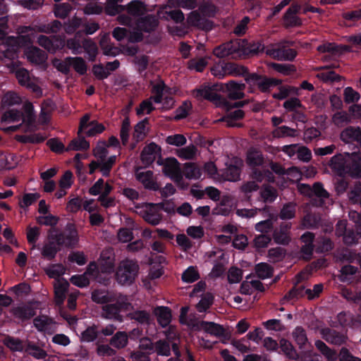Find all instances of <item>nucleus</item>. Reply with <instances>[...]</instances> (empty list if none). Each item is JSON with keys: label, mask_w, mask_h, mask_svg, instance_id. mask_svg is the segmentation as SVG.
Listing matches in <instances>:
<instances>
[{"label": "nucleus", "mask_w": 361, "mask_h": 361, "mask_svg": "<svg viewBox=\"0 0 361 361\" xmlns=\"http://www.w3.org/2000/svg\"><path fill=\"white\" fill-rule=\"evenodd\" d=\"M237 50L236 47H234L232 42H228L222 44L214 50V54L219 58L226 57Z\"/></svg>", "instance_id": "obj_35"}, {"label": "nucleus", "mask_w": 361, "mask_h": 361, "mask_svg": "<svg viewBox=\"0 0 361 361\" xmlns=\"http://www.w3.org/2000/svg\"><path fill=\"white\" fill-rule=\"evenodd\" d=\"M158 25L157 20L152 16H147L145 18H139L133 31L129 36V41L137 42L142 38V32H149L154 30Z\"/></svg>", "instance_id": "obj_7"}, {"label": "nucleus", "mask_w": 361, "mask_h": 361, "mask_svg": "<svg viewBox=\"0 0 361 361\" xmlns=\"http://www.w3.org/2000/svg\"><path fill=\"white\" fill-rule=\"evenodd\" d=\"M346 229V222L345 221H341L338 222L336 225V233L339 235H343V240L347 244H351L355 240V235L352 233V236L348 234L347 235L345 233Z\"/></svg>", "instance_id": "obj_43"}, {"label": "nucleus", "mask_w": 361, "mask_h": 361, "mask_svg": "<svg viewBox=\"0 0 361 361\" xmlns=\"http://www.w3.org/2000/svg\"><path fill=\"white\" fill-rule=\"evenodd\" d=\"M332 121L336 126H342L350 121V117L345 111H339L333 116Z\"/></svg>", "instance_id": "obj_56"}, {"label": "nucleus", "mask_w": 361, "mask_h": 361, "mask_svg": "<svg viewBox=\"0 0 361 361\" xmlns=\"http://www.w3.org/2000/svg\"><path fill=\"white\" fill-rule=\"evenodd\" d=\"M51 323V320L44 316L37 317L34 321L35 327L39 331H47Z\"/></svg>", "instance_id": "obj_64"}, {"label": "nucleus", "mask_w": 361, "mask_h": 361, "mask_svg": "<svg viewBox=\"0 0 361 361\" xmlns=\"http://www.w3.org/2000/svg\"><path fill=\"white\" fill-rule=\"evenodd\" d=\"M163 166V173L172 180L180 185L183 174L180 163L175 158H167L161 164Z\"/></svg>", "instance_id": "obj_10"}, {"label": "nucleus", "mask_w": 361, "mask_h": 361, "mask_svg": "<svg viewBox=\"0 0 361 361\" xmlns=\"http://www.w3.org/2000/svg\"><path fill=\"white\" fill-rule=\"evenodd\" d=\"M160 207V206L156 204L146 205L143 214L145 220L152 225L159 224L161 219V216L158 212V209Z\"/></svg>", "instance_id": "obj_19"}, {"label": "nucleus", "mask_w": 361, "mask_h": 361, "mask_svg": "<svg viewBox=\"0 0 361 361\" xmlns=\"http://www.w3.org/2000/svg\"><path fill=\"white\" fill-rule=\"evenodd\" d=\"M35 118L32 104L30 102H26L23 105V114L14 109H11L4 112L2 120L8 123L22 120L23 123H25L27 126V130H30V126L35 121Z\"/></svg>", "instance_id": "obj_5"}, {"label": "nucleus", "mask_w": 361, "mask_h": 361, "mask_svg": "<svg viewBox=\"0 0 361 361\" xmlns=\"http://www.w3.org/2000/svg\"><path fill=\"white\" fill-rule=\"evenodd\" d=\"M244 116V112L240 109H235L233 111L230 112L222 121H224L228 126L236 127L239 126L240 124L238 122V120L243 118Z\"/></svg>", "instance_id": "obj_32"}, {"label": "nucleus", "mask_w": 361, "mask_h": 361, "mask_svg": "<svg viewBox=\"0 0 361 361\" xmlns=\"http://www.w3.org/2000/svg\"><path fill=\"white\" fill-rule=\"evenodd\" d=\"M290 228L289 225H286L285 227H282L279 231L275 232L274 238L276 243L279 244H287L290 241V236L288 233V229Z\"/></svg>", "instance_id": "obj_37"}, {"label": "nucleus", "mask_w": 361, "mask_h": 361, "mask_svg": "<svg viewBox=\"0 0 361 361\" xmlns=\"http://www.w3.org/2000/svg\"><path fill=\"white\" fill-rule=\"evenodd\" d=\"M196 154L197 149L194 145L187 146L177 152L178 157L183 159H191L195 157Z\"/></svg>", "instance_id": "obj_46"}, {"label": "nucleus", "mask_w": 361, "mask_h": 361, "mask_svg": "<svg viewBox=\"0 0 361 361\" xmlns=\"http://www.w3.org/2000/svg\"><path fill=\"white\" fill-rule=\"evenodd\" d=\"M147 121L144 120L139 122L135 126L133 133V138L139 142L145 138L148 130Z\"/></svg>", "instance_id": "obj_36"}, {"label": "nucleus", "mask_w": 361, "mask_h": 361, "mask_svg": "<svg viewBox=\"0 0 361 361\" xmlns=\"http://www.w3.org/2000/svg\"><path fill=\"white\" fill-rule=\"evenodd\" d=\"M22 102L19 95L14 92H6L1 98V106L2 109H10L13 106L20 104Z\"/></svg>", "instance_id": "obj_25"}, {"label": "nucleus", "mask_w": 361, "mask_h": 361, "mask_svg": "<svg viewBox=\"0 0 361 361\" xmlns=\"http://www.w3.org/2000/svg\"><path fill=\"white\" fill-rule=\"evenodd\" d=\"M241 164V161L238 160L235 161V166H228L225 172L224 179L228 181H235L238 180L240 177V166Z\"/></svg>", "instance_id": "obj_34"}, {"label": "nucleus", "mask_w": 361, "mask_h": 361, "mask_svg": "<svg viewBox=\"0 0 361 361\" xmlns=\"http://www.w3.org/2000/svg\"><path fill=\"white\" fill-rule=\"evenodd\" d=\"M116 298L114 302H109L103 307L102 315L107 319L121 322L123 317L121 313L126 314V312L131 308V305L125 296L118 295Z\"/></svg>", "instance_id": "obj_4"}, {"label": "nucleus", "mask_w": 361, "mask_h": 361, "mask_svg": "<svg viewBox=\"0 0 361 361\" xmlns=\"http://www.w3.org/2000/svg\"><path fill=\"white\" fill-rule=\"evenodd\" d=\"M71 67L77 71L78 73L82 75L87 71V66L85 61L80 57L67 58Z\"/></svg>", "instance_id": "obj_38"}, {"label": "nucleus", "mask_w": 361, "mask_h": 361, "mask_svg": "<svg viewBox=\"0 0 361 361\" xmlns=\"http://www.w3.org/2000/svg\"><path fill=\"white\" fill-rule=\"evenodd\" d=\"M38 43L42 47H44L49 51L54 52L56 50L62 48L65 45V42L61 39H49L45 36H40L38 37Z\"/></svg>", "instance_id": "obj_20"}, {"label": "nucleus", "mask_w": 361, "mask_h": 361, "mask_svg": "<svg viewBox=\"0 0 361 361\" xmlns=\"http://www.w3.org/2000/svg\"><path fill=\"white\" fill-rule=\"evenodd\" d=\"M256 273L259 278H269L272 273V269L269 265L266 263H259L256 266Z\"/></svg>", "instance_id": "obj_53"}, {"label": "nucleus", "mask_w": 361, "mask_h": 361, "mask_svg": "<svg viewBox=\"0 0 361 361\" xmlns=\"http://www.w3.org/2000/svg\"><path fill=\"white\" fill-rule=\"evenodd\" d=\"M263 162V158L261 153L257 150H251L247 154V163L250 166H259Z\"/></svg>", "instance_id": "obj_51"}, {"label": "nucleus", "mask_w": 361, "mask_h": 361, "mask_svg": "<svg viewBox=\"0 0 361 361\" xmlns=\"http://www.w3.org/2000/svg\"><path fill=\"white\" fill-rule=\"evenodd\" d=\"M265 52L267 55L279 60H292L295 56V53L293 50L282 49L277 44L267 47Z\"/></svg>", "instance_id": "obj_16"}, {"label": "nucleus", "mask_w": 361, "mask_h": 361, "mask_svg": "<svg viewBox=\"0 0 361 361\" xmlns=\"http://www.w3.org/2000/svg\"><path fill=\"white\" fill-rule=\"evenodd\" d=\"M137 271L138 266L133 261H122L116 272V279L121 285L130 284L134 281Z\"/></svg>", "instance_id": "obj_6"}, {"label": "nucleus", "mask_w": 361, "mask_h": 361, "mask_svg": "<svg viewBox=\"0 0 361 361\" xmlns=\"http://www.w3.org/2000/svg\"><path fill=\"white\" fill-rule=\"evenodd\" d=\"M47 273L49 277L54 278L56 280L65 274V268L61 264L52 265L47 269Z\"/></svg>", "instance_id": "obj_57"}, {"label": "nucleus", "mask_w": 361, "mask_h": 361, "mask_svg": "<svg viewBox=\"0 0 361 361\" xmlns=\"http://www.w3.org/2000/svg\"><path fill=\"white\" fill-rule=\"evenodd\" d=\"M23 36L15 37H8L6 42L0 44V58H6L11 60H14L17 56V51L20 47V42L23 39Z\"/></svg>", "instance_id": "obj_11"}, {"label": "nucleus", "mask_w": 361, "mask_h": 361, "mask_svg": "<svg viewBox=\"0 0 361 361\" xmlns=\"http://www.w3.org/2000/svg\"><path fill=\"white\" fill-rule=\"evenodd\" d=\"M243 274L240 269L236 267H231L228 272V279L231 283H237L240 281Z\"/></svg>", "instance_id": "obj_62"}, {"label": "nucleus", "mask_w": 361, "mask_h": 361, "mask_svg": "<svg viewBox=\"0 0 361 361\" xmlns=\"http://www.w3.org/2000/svg\"><path fill=\"white\" fill-rule=\"evenodd\" d=\"M197 326L199 329L215 336H221L224 332L221 326L214 322H201Z\"/></svg>", "instance_id": "obj_24"}, {"label": "nucleus", "mask_w": 361, "mask_h": 361, "mask_svg": "<svg viewBox=\"0 0 361 361\" xmlns=\"http://www.w3.org/2000/svg\"><path fill=\"white\" fill-rule=\"evenodd\" d=\"M253 82L262 91H267L270 87L279 85L281 82L277 79L267 78L259 75H255L252 78Z\"/></svg>", "instance_id": "obj_28"}, {"label": "nucleus", "mask_w": 361, "mask_h": 361, "mask_svg": "<svg viewBox=\"0 0 361 361\" xmlns=\"http://www.w3.org/2000/svg\"><path fill=\"white\" fill-rule=\"evenodd\" d=\"M178 8L175 4V0H169L166 5L160 8L157 14L160 18L172 20L175 23H181L184 20V15L180 10L173 9Z\"/></svg>", "instance_id": "obj_12"}, {"label": "nucleus", "mask_w": 361, "mask_h": 361, "mask_svg": "<svg viewBox=\"0 0 361 361\" xmlns=\"http://www.w3.org/2000/svg\"><path fill=\"white\" fill-rule=\"evenodd\" d=\"M207 64V60L205 58H200L198 59H193L189 62L188 66L191 70L200 72L204 70Z\"/></svg>", "instance_id": "obj_60"}, {"label": "nucleus", "mask_w": 361, "mask_h": 361, "mask_svg": "<svg viewBox=\"0 0 361 361\" xmlns=\"http://www.w3.org/2000/svg\"><path fill=\"white\" fill-rule=\"evenodd\" d=\"M104 129L103 124L96 121H90V116L85 114L80 119L78 134L85 133L87 136H94L102 133Z\"/></svg>", "instance_id": "obj_13"}, {"label": "nucleus", "mask_w": 361, "mask_h": 361, "mask_svg": "<svg viewBox=\"0 0 361 361\" xmlns=\"http://www.w3.org/2000/svg\"><path fill=\"white\" fill-rule=\"evenodd\" d=\"M126 9L129 16L121 15L118 17V20L121 24L132 26V21L135 20L136 23L140 16L146 11L144 4L140 1H132L126 6Z\"/></svg>", "instance_id": "obj_8"}, {"label": "nucleus", "mask_w": 361, "mask_h": 361, "mask_svg": "<svg viewBox=\"0 0 361 361\" xmlns=\"http://www.w3.org/2000/svg\"><path fill=\"white\" fill-rule=\"evenodd\" d=\"M159 151V147L155 143L152 142L146 146L141 154V160L142 163L147 166L153 163Z\"/></svg>", "instance_id": "obj_18"}, {"label": "nucleus", "mask_w": 361, "mask_h": 361, "mask_svg": "<svg viewBox=\"0 0 361 361\" xmlns=\"http://www.w3.org/2000/svg\"><path fill=\"white\" fill-rule=\"evenodd\" d=\"M347 48L345 47H340L337 46L335 44L327 43L323 45H320L317 47V50L321 52H331L333 54H339L343 51L346 50Z\"/></svg>", "instance_id": "obj_49"}, {"label": "nucleus", "mask_w": 361, "mask_h": 361, "mask_svg": "<svg viewBox=\"0 0 361 361\" xmlns=\"http://www.w3.org/2000/svg\"><path fill=\"white\" fill-rule=\"evenodd\" d=\"M315 345L329 361H334L336 360V353L329 348L324 343L321 341H317L315 342Z\"/></svg>", "instance_id": "obj_39"}, {"label": "nucleus", "mask_w": 361, "mask_h": 361, "mask_svg": "<svg viewBox=\"0 0 361 361\" xmlns=\"http://www.w3.org/2000/svg\"><path fill=\"white\" fill-rule=\"evenodd\" d=\"M199 9L204 18L207 16H211L216 12V7L209 1H203L200 4Z\"/></svg>", "instance_id": "obj_54"}, {"label": "nucleus", "mask_w": 361, "mask_h": 361, "mask_svg": "<svg viewBox=\"0 0 361 361\" xmlns=\"http://www.w3.org/2000/svg\"><path fill=\"white\" fill-rule=\"evenodd\" d=\"M154 312L161 326H166L171 322V312L168 307H157L155 309Z\"/></svg>", "instance_id": "obj_29"}, {"label": "nucleus", "mask_w": 361, "mask_h": 361, "mask_svg": "<svg viewBox=\"0 0 361 361\" xmlns=\"http://www.w3.org/2000/svg\"><path fill=\"white\" fill-rule=\"evenodd\" d=\"M99 263V267L94 263H91L84 274L73 276L70 279L71 282L76 286L82 288L89 284L90 278L97 276L99 269L102 273H110L113 271L114 259L111 253L106 257L102 253Z\"/></svg>", "instance_id": "obj_2"}, {"label": "nucleus", "mask_w": 361, "mask_h": 361, "mask_svg": "<svg viewBox=\"0 0 361 361\" xmlns=\"http://www.w3.org/2000/svg\"><path fill=\"white\" fill-rule=\"evenodd\" d=\"M16 63L14 61L11 63H6V66L8 68H11L12 71L16 72V76L18 80V82L23 86L31 88L34 92H40L39 88L37 85H34L31 81L29 73L25 69L22 68L16 69Z\"/></svg>", "instance_id": "obj_15"}, {"label": "nucleus", "mask_w": 361, "mask_h": 361, "mask_svg": "<svg viewBox=\"0 0 361 361\" xmlns=\"http://www.w3.org/2000/svg\"><path fill=\"white\" fill-rule=\"evenodd\" d=\"M280 348L281 350L288 356L289 358L295 360L298 358V354L293 347L292 344L286 339H281L280 341Z\"/></svg>", "instance_id": "obj_44"}, {"label": "nucleus", "mask_w": 361, "mask_h": 361, "mask_svg": "<svg viewBox=\"0 0 361 361\" xmlns=\"http://www.w3.org/2000/svg\"><path fill=\"white\" fill-rule=\"evenodd\" d=\"M123 0H107L106 6V13L109 16H115L116 14L123 11L125 7L118 4Z\"/></svg>", "instance_id": "obj_40"}, {"label": "nucleus", "mask_w": 361, "mask_h": 361, "mask_svg": "<svg viewBox=\"0 0 361 361\" xmlns=\"http://www.w3.org/2000/svg\"><path fill=\"white\" fill-rule=\"evenodd\" d=\"M227 94L229 98L233 99H241L244 96V85L236 83L233 81L226 84Z\"/></svg>", "instance_id": "obj_23"}, {"label": "nucleus", "mask_w": 361, "mask_h": 361, "mask_svg": "<svg viewBox=\"0 0 361 361\" xmlns=\"http://www.w3.org/2000/svg\"><path fill=\"white\" fill-rule=\"evenodd\" d=\"M73 176L72 172L66 171L59 180V187L66 190L69 189L73 183Z\"/></svg>", "instance_id": "obj_63"}, {"label": "nucleus", "mask_w": 361, "mask_h": 361, "mask_svg": "<svg viewBox=\"0 0 361 361\" xmlns=\"http://www.w3.org/2000/svg\"><path fill=\"white\" fill-rule=\"evenodd\" d=\"M211 71L215 77L223 78L226 75L232 74V65L231 63H219L213 66Z\"/></svg>", "instance_id": "obj_30"}, {"label": "nucleus", "mask_w": 361, "mask_h": 361, "mask_svg": "<svg viewBox=\"0 0 361 361\" xmlns=\"http://www.w3.org/2000/svg\"><path fill=\"white\" fill-rule=\"evenodd\" d=\"M341 138L345 142L356 140L361 143V129L358 127H348L342 131Z\"/></svg>", "instance_id": "obj_26"}, {"label": "nucleus", "mask_w": 361, "mask_h": 361, "mask_svg": "<svg viewBox=\"0 0 361 361\" xmlns=\"http://www.w3.org/2000/svg\"><path fill=\"white\" fill-rule=\"evenodd\" d=\"M273 136L274 137H293L295 130L285 126H281L273 131Z\"/></svg>", "instance_id": "obj_55"}, {"label": "nucleus", "mask_w": 361, "mask_h": 361, "mask_svg": "<svg viewBox=\"0 0 361 361\" xmlns=\"http://www.w3.org/2000/svg\"><path fill=\"white\" fill-rule=\"evenodd\" d=\"M193 96L197 99H208L214 102L218 106H223L227 108V103L224 99H222L215 91L207 86L196 89L192 92Z\"/></svg>", "instance_id": "obj_14"}, {"label": "nucleus", "mask_w": 361, "mask_h": 361, "mask_svg": "<svg viewBox=\"0 0 361 361\" xmlns=\"http://www.w3.org/2000/svg\"><path fill=\"white\" fill-rule=\"evenodd\" d=\"M137 178L141 181L146 188L155 189V183L153 180V173L151 171H140L136 173Z\"/></svg>", "instance_id": "obj_33"}, {"label": "nucleus", "mask_w": 361, "mask_h": 361, "mask_svg": "<svg viewBox=\"0 0 361 361\" xmlns=\"http://www.w3.org/2000/svg\"><path fill=\"white\" fill-rule=\"evenodd\" d=\"M185 176L189 179H197L201 176L200 169L192 164L185 166Z\"/></svg>", "instance_id": "obj_61"}, {"label": "nucleus", "mask_w": 361, "mask_h": 361, "mask_svg": "<svg viewBox=\"0 0 361 361\" xmlns=\"http://www.w3.org/2000/svg\"><path fill=\"white\" fill-rule=\"evenodd\" d=\"M54 286L56 302L58 305H61L65 299L69 283L65 279L59 278L55 280Z\"/></svg>", "instance_id": "obj_17"}, {"label": "nucleus", "mask_w": 361, "mask_h": 361, "mask_svg": "<svg viewBox=\"0 0 361 361\" xmlns=\"http://www.w3.org/2000/svg\"><path fill=\"white\" fill-rule=\"evenodd\" d=\"M171 92V89L167 88L162 81H158L153 85L152 93L154 94V102L161 103L162 109L169 110L173 106V98L166 96Z\"/></svg>", "instance_id": "obj_9"}, {"label": "nucleus", "mask_w": 361, "mask_h": 361, "mask_svg": "<svg viewBox=\"0 0 361 361\" xmlns=\"http://www.w3.org/2000/svg\"><path fill=\"white\" fill-rule=\"evenodd\" d=\"M186 138L183 135L174 134L169 135L166 138V142L169 145L180 147L186 143Z\"/></svg>", "instance_id": "obj_48"}, {"label": "nucleus", "mask_w": 361, "mask_h": 361, "mask_svg": "<svg viewBox=\"0 0 361 361\" xmlns=\"http://www.w3.org/2000/svg\"><path fill=\"white\" fill-rule=\"evenodd\" d=\"M118 294H110L104 290H95L92 293V300L98 303L114 302Z\"/></svg>", "instance_id": "obj_31"}, {"label": "nucleus", "mask_w": 361, "mask_h": 361, "mask_svg": "<svg viewBox=\"0 0 361 361\" xmlns=\"http://www.w3.org/2000/svg\"><path fill=\"white\" fill-rule=\"evenodd\" d=\"M330 166L341 175L361 177V157L358 153L336 154L331 158Z\"/></svg>", "instance_id": "obj_1"}, {"label": "nucleus", "mask_w": 361, "mask_h": 361, "mask_svg": "<svg viewBox=\"0 0 361 361\" xmlns=\"http://www.w3.org/2000/svg\"><path fill=\"white\" fill-rule=\"evenodd\" d=\"M293 337L300 348L307 343L306 334L301 327H296L294 329L293 331Z\"/></svg>", "instance_id": "obj_45"}, {"label": "nucleus", "mask_w": 361, "mask_h": 361, "mask_svg": "<svg viewBox=\"0 0 361 361\" xmlns=\"http://www.w3.org/2000/svg\"><path fill=\"white\" fill-rule=\"evenodd\" d=\"M83 48L87 53L90 59L94 60L97 54V47L94 42L91 40H85L83 42Z\"/></svg>", "instance_id": "obj_59"}, {"label": "nucleus", "mask_w": 361, "mask_h": 361, "mask_svg": "<svg viewBox=\"0 0 361 361\" xmlns=\"http://www.w3.org/2000/svg\"><path fill=\"white\" fill-rule=\"evenodd\" d=\"M200 276L194 267H188L182 275V279L185 283H192L199 279Z\"/></svg>", "instance_id": "obj_47"}, {"label": "nucleus", "mask_w": 361, "mask_h": 361, "mask_svg": "<svg viewBox=\"0 0 361 361\" xmlns=\"http://www.w3.org/2000/svg\"><path fill=\"white\" fill-rule=\"evenodd\" d=\"M321 334L322 338H324L327 342L336 345L342 344L346 339L345 336L337 334L334 330L329 329H322Z\"/></svg>", "instance_id": "obj_22"}, {"label": "nucleus", "mask_w": 361, "mask_h": 361, "mask_svg": "<svg viewBox=\"0 0 361 361\" xmlns=\"http://www.w3.org/2000/svg\"><path fill=\"white\" fill-rule=\"evenodd\" d=\"M261 196L264 202H273L277 197L276 190L270 186H264L261 191Z\"/></svg>", "instance_id": "obj_52"}, {"label": "nucleus", "mask_w": 361, "mask_h": 361, "mask_svg": "<svg viewBox=\"0 0 361 361\" xmlns=\"http://www.w3.org/2000/svg\"><path fill=\"white\" fill-rule=\"evenodd\" d=\"M187 23L191 26L203 28L204 27V17L201 16L197 11H192L187 18Z\"/></svg>", "instance_id": "obj_42"}, {"label": "nucleus", "mask_w": 361, "mask_h": 361, "mask_svg": "<svg viewBox=\"0 0 361 361\" xmlns=\"http://www.w3.org/2000/svg\"><path fill=\"white\" fill-rule=\"evenodd\" d=\"M108 145L105 141H99L93 149V154L96 160L90 164V173H93L97 169H99L102 175L109 176L110 171L116 161V156L108 157Z\"/></svg>", "instance_id": "obj_3"}, {"label": "nucleus", "mask_w": 361, "mask_h": 361, "mask_svg": "<svg viewBox=\"0 0 361 361\" xmlns=\"http://www.w3.org/2000/svg\"><path fill=\"white\" fill-rule=\"evenodd\" d=\"M128 343L127 334L123 332L117 333L112 338L111 343L113 346L121 348L126 345Z\"/></svg>", "instance_id": "obj_50"}, {"label": "nucleus", "mask_w": 361, "mask_h": 361, "mask_svg": "<svg viewBox=\"0 0 361 361\" xmlns=\"http://www.w3.org/2000/svg\"><path fill=\"white\" fill-rule=\"evenodd\" d=\"M166 338L169 342L171 343L174 353L176 356L179 357L180 353L178 350V343L176 342V341L178 340V338H177L176 331L173 328H169L166 334Z\"/></svg>", "instance_id": "obj_58"}, {"label": "nucleus", "mask_w": 361, "mask_h": 361, "mask_svg": "<svg viewBox=\"0 0 361 361\" xmlns=\"http://www.w3.org/2000/svg\"><path fill=\"white\" fill-rule=\"evenodd\" d=\"M299 9L300 6L298 5L292 6L288 8L284 16V23L286 26L293 27L301 24V20L295 15Z\"/></svg>", "instance_id": "obj_27"}, {"label": "nucleus", "mask_w": 361, "mask_h": 361, "mask_svg": "<svg viewBox=\"0 0 361 361\" xmlns=\"http://www.w3.org/2000/svg\"><path fill=\"white\" fill-rule=\"evenodd\" d=\"M25 54L27 59L34 63H42L45 61L47 56L45 53L37 47H30L25 49Z\"/></svg>", "instance_id": "obj_21"}, {"label": "nucleus", "mask_w": 361, "mask_h": 361, "mask_svg": "<svg viewBox=\"0 0 361 361\" xmlns=\"http://www.w3.org/2000/svg\"><path fill=\"white\" fill-rule=\"evenodd\" d=\"M90 147L89 142L83 137H79L78 139L72 140L68 145L66 150H85Z\"/></svg>", "instance_id": "obj_41"}]
</instances>
